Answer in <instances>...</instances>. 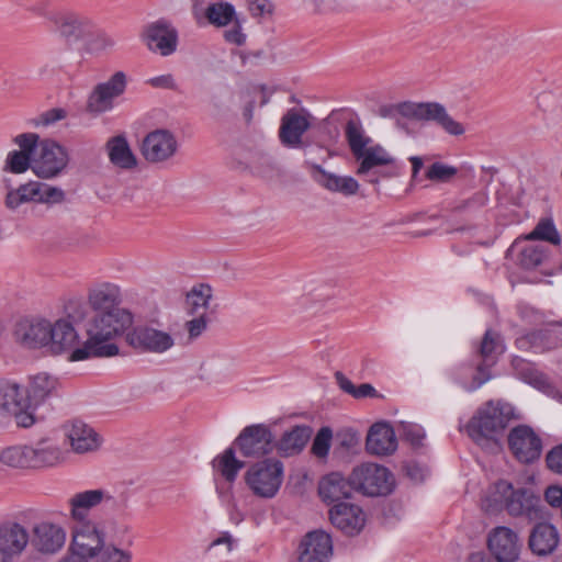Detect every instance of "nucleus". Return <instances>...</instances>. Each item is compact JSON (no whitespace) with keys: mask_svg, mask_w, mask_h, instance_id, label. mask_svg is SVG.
Returning a JSON list of instances; mask_svg holds the SVG:
<instances>
[{"mask_svg":"<svg viewBox=\"0 0 562 562\" xmlns=\"http://www.w3.org/2000/svg\"><path fill=\"white\" fill-rule=\"evenodd\" d=\"M115 311L93 313L86 325L88 339L71 352L69 361H81L91 357H113L119 353V347L109 341L133 324V315L127 310Z\"/></svg>","mask_w":562,"mask_h":562,"instance_id":"f257e3e1","label":"nucleus"},{"mask_svg":"<svg viewBox=\"0 0 562 562\" xmlns=\"http://www.w3.org/2000/svg\"><path fill=\"white\" fill-rule=\"evenodd\" d=\"M512 416L513 408L509 404L490 400L471 417L467 432L482 449L497 453L502 449L501 439Z\"/></svg>","mask_w":562,"mask_h":562,"instance_id":"f03ea898","label":"nucleus"},{"mask_svg":"<svg viewBox=\"0 0 562 562\" xmlns=\"http://www.w3.org/2000/svg\"><path fill=\"white\" fill-rule=\"evenodd\" d=\"M502 508H505L510 516H524L529 520L542 519L546 512L540 496L531 488H515L512 483L504 480L495 483L485 504L487 512H496Z\"/></svg>","mask_w":562,"mask_h":562,"instance_id":"7ed1b4c3","label":"nucleus"},{"mask_svg":"<svg viewBox=\"0 0 562 562\" xmlns=\"http://www.w3.org/2000/svg\"><path fill=\"white\" fill-rule=\"evenodd\" d=\"M379 114L382 117H395L396 114L416 121L434 122L446 133L460 136L464 133V127L457 122L438 102H401L395 105L381 106Z\"/></svg>","mask_w":562,"mask_h":562,"instance_id":"20e7f679","label":"nucleus"},{"mask_svg":"<svg viewBox=\"0 0 562 562\" xmlns=\"http://www.w3.org/2000/svg\"><path fill=\"white\" fill-rule=\"evenodd\" d=\"M35 423L36 416L29 411L23 385L14 380L0 379V426L30 428Z\"/></svg>","mask_w":562,"mask_h":562,"instance_id":"39448f33","label":"nucleus"},{"mask_svg":"<svg viewBox=\"0 0 562 562\" xmlns=\"http://www.w3.org/2000/svg\"><path fill=\"white\" fill-rule=\"evenodd\" d=\"M284 467L280 460L267 458L251 464L245 473V482L254 495L273 498L283 482Z\"/></svg>","mask_w":562,"mask_h":562,"instance_id":"423d86ee","label":"nucleus"},{"mask_svg":"<svg viewBox=\"0 0 562 562\" xmlns=\"http://www.w3.org/2000/svg\"><path fill=\"white\" fill-rule=\"evenodd\" d=\"M351 484L366 496H386L394 490L395 479L387 468L366 462L352 469Z\"/></svg>","mask_w":562,"mask_h":562,"instance_id":"0eeeda50","label":"nucleus"},{"mask_svg":"<svg viewBox=\"0 0 562 562\" xmlns=\"http://www.w3.org/2000/svg\"><path fill=\"white\" fill-rule=\"evenodd\" d=\"M69 155L65 147L54 140L37 143L33 156L32 171L42 179L58 177L67 167Z\"/></svg>","mask_w":562,"mask_h":562,"instance_id":"6e6552de","label":"nucleus"},{"mask_svg":"<svg viewBox=\"0 0 562 562\" xmlns=\"http://www.w3.org/2000/svg\"><path fill=\"white\" fill-rule=\"evenodd\" d=\"M126 86V75L123 71H116L109 80L98 83L92 89L86 102V111L93 115L111 111L114 100L125 92Z\"/></svg>","mask_w":562,"mask_h":562,"instance_id":"1a4fd4ad","label":"nucleus"},{"mask_svg":"<svg viewBox=\"0 0 562 562\" xmlns=\"http://www.w3.org/2000/svg\"><path fill=\"white\" fill-rule=\"evenodd\" d=\"M105 540L104 526L100 521L91 520L72 525L70 549L74 552L92 559L106 547Z\"/></svg>","mask_w":562,"mask_h":562,"instance_id":"9d476101","label":"nucleus"},{"mask_svg":"<svg viewBox=\"0 0 562 562\" xmlns=\"http://www.w3.org/2000/svg\"><path fill=\"white\" fill-rule=\"evenodd\" d=\"M235 447L246 458H260L270 454L274 448V437L263 424L245 427L234 441Z\"/></svg>","mask_w":562,"mask_h":562,"instance_id":"9b49d317","label":"nucleus"},{"mask_svg":"<svg viewBox=\"0 0 562 562\" xmlns=\"http://www.w3.org/2000/svg\"><path fill=\"white\" fill-rule=\"evenodd\" d=\"M47 19L55 32L67 40L79 41L93 33L94 22L87 15L74 10L52 11Z\"/></svg>","mask_w":562,"mask_h":562,"instance_id":"f8f14e48","label":"nucleus"},{"mask_svg":"<svg viewBox=\"0 0 562 562\" xmlns=\"http://www.w3.org/2000/svg\"><path fill=\"white\" fill-rule=\"evenodd\" d=\"M178 150V140L173 133L165 128L149 132L142 140L140 154L150 164L170 160Z\"/></svg>","mask_w":562,"mask_h":562,"instance_id":"ddd939ff","label":"nucleus"},{"mask_svg":"<svg viewBox=\"0 0 562 562\" xmlns=\"http://www.w3.org/2000/svg\"><path fill=\"white\" fill-rule=\"evenodd\" d=\"M127 344L140 351L164 353L175 346V338L168 331L153 326H137L126 334Z\"/></svg>","mask_w":562,"mask_h":562,"instance_id":"4468645a","label":"nucleus"},{"mask_svg":"<svg viewBox=\"0 0 562 562\" xmlns=\"http://www.w3.org/2000/svg\"><path fill=\"white\" fill-rule=\"evenodd\" d=\"M508 446L515 458L521 463L538 460L542 451L540 437L526 425L513 428L508 435Z\"/></svg>","mask_w":562,"mask_h":562,"instance_id":"2eb2a0df","label":"nucleus"},{"mask_svg":"<svg viewBox=\"0 0 562 562\" xmlns=\"http://www.w3.org/2000/svg\"><path fill=\"white\" fill-rule=\"evenodd\" d=\"M487 547L497 562H515L519 557L521 546L514 530L498 526L490 531Z\"/></svg>","mask_w":562,"mask_h":562,"instance_id":"dca6fc26","label":"nucleus"},{"mask_svg":"<svg viewBox=\"0 0 562 562\" xmlns=\"http://www.w3.org/2000/svg\"><path fill=\"white\" fill-rule=\"evenodd\" d=\"M143 38L150 50L161 56H169L177 49L178 32L166 20L148 24L144 30Z\"/></svg>","mask_w":562,"mask_h":562,"instance_id":"f3484780","label":"nucleus"},{"mask_svg":"<svg viewBox=\"0 0 562 562\" xmlns=\"http://www.w3.org/2000/svg\"><path fill=\"white\" fill-rule=\"evenodd\" d=\"M333 554V541L324 530L307 532L299 546V562H328Z\"/></svg>","mask_w":562,"mask_h":562,"instance_id":"a211bd4d","label":"nucleus"},{"mask_svg":"<svg viewBox=\"0 0 562 562\" xmlns=\"http://www.w3.org/2000/svg\"><path fill=\"white\" fill-rule=\"evenodd\" d=\"M310 114L304 110L290 109L281 119L279 138L283 146L289 148L302 147V137L310 128Z\"/></svg>","mask_w":562,"mask_h":562,"instance_id":"6ab92c4d","label":"nucleus"},{"mask_svg":"<svg viewBox=\"0 0 562 562\" xmlns=\"http://www.w3.org/2000/svg\"><path fill=\"white\" fill-rule=\"evenodd\" d=\"M59 390V381L56 376L40 372L30 376L29 384L24 389V396L29 411L35 409L48 401L53 396H57Z\"/></svg>","mask_w":562,"mask_h":562,"instance_id":"aec40b11","label":"nucleus"},{"mask_svg":"<svg viewBox=\"0 0 562 562\" xmlns=\"http://www.w3.org/2000/svg\"><path fill=\"white\" fill-rule=\"evenodd\" d=\"M113 496L103 488L86 490L68 498L70 517L75 522L91 521L89 512L103 502H113Z\"/></svg>","mask_w":562,"mask_h":562,"instance_id":"412c9836","label":"nucleus"},{"mask_svg":"<svg viewBox=\"0 0 562 562\" xmlns=\"http://www.w3.org/2000/svg\"><path fill=\"white\" fill-rule=\"evenodd\" d=\"M490 195L486 190H479L467 199L456 202L451 213L460 215L463 224L452 228L453 232H465L475 228V221L481 217L483 209L487 205Z\"/></svg>","mask_w":562,"mask_h":562,"instance_id":"4be33fe9","label":"nucleus"},{"mask_svg":"<svg viewBox=\"0 0 562 562\" xmlns=\"http://www.w3.org/2000/svg\"><path fill=\"white\" fill-rule=\"evenodd\" d=\"M38 140L40 136L35 133L18 135L14 143L20 147V150H12L8 154L4 170L12 173H23L29 168L32 169L33 156Z\"/></svg>","mask_w":562,"mask_h":562,"instance_id":"5701e85b","label":"nucleus"},{"mask_svg":"<svg viewBox=\"0 0 562 562\" xmlns=\"http://www.w3.org/2000/svg\"><path fill=\"white\" fill-rule=\"evenodd\" d=\"M331 524L347 536L358 535L366 524L363 510L350 503H338L329 509Z\"/></svg>","mask_w":562,"mask_h":562,"instance_id":"b1692460","label":"nucleus"},{"mask_svg":"<svg viewBox=\"0 0 562 562\" xmlns=\"http://www.w3.org/2000/svg\"><path fill=\"white\" fill-rule=\"evenodd\" d=\"M122 293L117 284L102 282L91 286L87 293V304L93 313L116 312L121 307Z\"/></svg>","mask_w":562,"mask_h":562,"instance_id":"393cba45","label":"nucleus"},{"mask_svg":"<svg viewBox=\"0 0 562 562\" xmlns=\"http://www.w3.org/2000/svg\"><path fill=\"white\" fill-rule=\"evenodd\" d=\"M29 543V532L20 524L7 521L0 525V555L8 562L20 555Z\"/></svg>","mask_w":562,"mask_h":562,"instance_id":"a878e982","label":"nucleus"},{"mask_svg":"<svg viewBox=\"0 0 562 562\" xmlns=\"http://www.w3.org/2000/svg\"><path fill=\"white\" fill-rule=\"evenodd\" d=\"M50 322L46 319H23L14 329V337L19 344L35 349L46 347L49 340Z\"/></svg>","mask_w":562,"mask_h":562,"instance_id":"bb28decb","label":"nucleus"},{"mask_svg":"<svg viewBox=\"0 0 562 562\" xmlns=\"http://www.w3.org/2000/svg\"><path fill=\"white\" fill-rule=\"evenodd\" d=\"M49 340L47 341V348L53 355L69 353L77 348L75 346L78 342L79 336L74 325L65 319H57L54 324L49 325ZM70 356H68L69 358Z\"/></svg>","mask_w":562,"mask_h":562,"instance_id":"cd10ccee","label":"nucleus"},{"mask_svg":"<svg viewBox=\"0 0 562 562\" xmlns=\"http://www.w3.org/2000/svg\"><path fill=\"white\" fill-rule=\"evenodd\" d=\"M66 435L72 451L76 453L92 452L101 446L99 434L81 420H72L67 425Z\"/></svg>","mask_w":562,"mask_h":562,"instance_id":"c85d7f7f","label":"nucleus"},{"mask_svg":"<svg viewBox=\"0 0 562 562\" xmlns=\"http://www.w3.org/2000/svg\"><path fill=\"white\" fill-rule=\"evenodd\" d=\"M352 491L351 474L345 479L342 474L333 472L324 476L318 484V494L321 498L328 503H345L344 499L350 498Z\"/></svg>","mask_w":562,"mask_h":562,"instance_id":"c756f323","label":"nucleus"},{"mask_svg":"<svg viewBox=\"0 0 562 562\" xmlns=\"http://www.w3.org/2000/svg\"><path fill=\"white\" fill-rule=\"evenodd\" d=\"M397 448L393 428L386 423H375L367 435L366 449L375 456H390Z\"/></svg>","mask_w":562,"mask_h":562,"instance_id":"7c9ffc66","label":"nucleus"},{"mask_svg":"<svg viewBox=\"0 0 562 562\" xmlns=\"http://www.w3.org/2000/svg\"><path fill=\"white\" fill-rule=\"evenodd\" d=\"M312 170L313 179L331 192H338L344 195H353L359 190L358 181L350 176H338L326 171L317 164H307Z\"/></svg>","mask_w":562,"mask_h":562,"instance_id":"2f4dec72","label":"nucleus"},{"mask_svg":"<svg viewBox=\"0 0 562 562\" xmlns=\"http://www.w3.org/2000/svg\"><path fill=\"white\" fill-rule=\"evenodd\" d=\"M559 541V532L552 524L539 522L531 529L528 544L532 553L546 557L558 548Z\"/></svg>","mask_w":562,"mask_h":562,"instance_id":"473e14b6","label":"nucleus"},{"mask_svg":"<svg viewBox=\"0 0 562 562\" xmlns=\"http://www.w3.org/2000/svg\"><path fill=\"white\" fill-rule=\"evenodd\" d=\"M313 429L306 425H297L283 432L274 442V448L280 457L289 458L299 454L308 442Z\"/></svg>","mask_w":562,"mask_h":562,"instance_id":"72a5a7b5","label":"nucleus"},{"mask_svg":"<svg viewBox=\"0 0 562 562\" xmlns=\"http://www.w3.org/2000/svg\"><path fill=\"white\" fill-rule=\"evenodd\" d=\"M30 468L53 467L63 460V451L50 439H42L33 446H29Z\"/></svg>","mask_w":562,"mask_h":562,"instance_id":"f704fd0d","label":"nucleus"},{"mask_svg":"<svg viewBox=\"0 0 562 562\" xmlns=\"http://www.w3.org/2000/svg\"><path fill=\"white\" fill-rule=\"evenodd\" d=\"M65 543V532L56 525L42 522L34 528L33 544L41 552L54 553Z\"/></svg>","mask_w":562,"mask_h":562,"instance_id":"c9c22d12","label":"nucleus"},{"mask_svg":"<svg viewBox=\"0 0 562 562\" xmlns=\"http://www.w3.org/2000/svg\"><path fill=\"white\" fill-rule=\"evenodd\" d=\"M106 150L109 159L114 166L126 170L137 166V158L123 135L111 137L106 142Z\"/></svg>","mask_w":562,"mask_h":562,"instance_id":"e433bc0d","label":"nucleus"},{"mask_svg":"<svg viewBox=\"0 0 562 562\" xmlns=\"http://www.w3.org/2000/svg\"><path fill=\"white\" fill-rule=\"evenodd\" d=\"M355 159L359 162L356 170L358 176L369 175L375 167L393 165L395 162V158L381 145L370 146L361 153L360 157Z\"/></svg>","mask_w":562,"mask_h":562,"instance_id":"4c0bfd02","label":"nucleus"},{"mask_svg":"<svg viewBox=\"0 0 562 562\" xmlns=\"http://www.w3.org/2000/svg\"><path fill=\"white\" fill-rule=\"evenodd\" d=\"M249 169L252 175L266 181H273L282 176V171L274 159L263 153H255L250 157Z\"/></svg>","mask_w":562,"mask_h":562,"instance_id":"58836bf2","label":"nucleus"},{"mask_svg":"<svg viewBox=\"0 0 562 562\" xmlns=\"http://www.w3.org/2000/svg\"><path fill=\"white\" fill-rule=\"evenodd\" d=\"M41 189V182L30 181L27 183L19 186L15 190L8 192L5 198V205L15 210L23 203L37 202Z\"/></svg>","mask_w":562,"mask_h":562,"instance_id":"ea45409f","label":"nucleus"},{"mask_svg":"<svg viewBox=\"0 0 562 562\" xmlns=\"http://www.w3.org/2000/svg\"><path fill=\"white\" fill-rule=\"evenodd\" d=\"M212 299V289L207 284L193 286L187 294L186 308L189 315L206 314L210 301Z\"/></svg>","mask_w":562,"mask_h":562,"instance_id":"a19ab883","label":"nucleus"},{"mask_svg":"<svg viewBox=\"0 0 562 562\" xmlns=\"http://www.w3.org/2000/svg\"><path fill=\"white\" fill-rule=\"evenodd\" d=\"M213 467L227 482H234L239 470L245 467V462L236 459L233 448H227L214 460Z\"/></svg>","mask_w":562,"mask_h":562,"instance_id":"79ce46f5","label":"nucleus"},{"mask_svg":"<svg viewBox=\"0 0 562 562\" xmlns=\"http://www.w3.org/2000/svg\"><path fill=\"white\" fill-rule=\"evenodd\" d=\"M346 138L353 157H360L371 142V138L364 135L361 125L352 120L348 121L345 128Z\"/></svg>","mask_w":562,"mask_h":562,"instance_id":"37998d69","label":"nucleus"},{"mask_svg":"<svg viewBox=\"0 0 562 562\" xmlns=\"http://www.w3.org/2000/svg\"><path fill=\"white\" fill-rule=\"evenodd\" d=\"M505 347L503 345L501 335L497 331L487 329L477 348L479 356L485 360L496 361V357L503 353Z\"/></svg>","mask_w":562,"mask_h":562,"instance_id":"c03bdc74","label":"nucleus"},{"mask_svg":"<svg viewBox=\"0 0 562 562\" xmlns=\"http://www.w3.org/2000/svg\"><path fill=\"white\" fill-rule=\"evenodd\" d=\"M205 16L215 26H226L235 20V9L228 2L212 3L206 8Z\"/></svg>","mask_w":562,"mask_h":562,"instance_id":"a18cd8bd","label":"nucleus"},{"mask_svg":"<svg viewBox=\"0 0 562 562\" xmlns=\"http://www.w3.org/2000/svg\"><path fill=\"white\" fill-rule=\"evenodd\" d=\"M528 240H544L552 245H560V234L555 228L552 218H541L535 228L526 236Z\"/></svg>","mask_w":562,"mask_h":562,"instance_id":"49530a36","label":"nucleus"},{"mask_svg":"<svg viewBox=\"0 0 562 562\" xmlns=\"http://www.w3.org/2000/svg\"><path fill=\"white\" fill-rule=\"evenodd\" d=\"M513 367L516 373L527 383L537 389H542L547 385V378L532 367V364L521 358L513 360Z\"/></svg>","mask_w":562,"mask_h":562,"instance_id":"de8ad7c7","label":"nucleus"},{"mask_svg":"<svg viewBox=\"0 0 562 562\" xmlns=\"http://www.w3.org/2000/svg\"><path fill=\"white\" fill-rule=\"evenodd\" d=\"M29 446H14L2 450L0 460L2 463L14 468H29Z\"/></svg>","mask_w":562,"mask_h":562,"instance_id":"09e8293b","label":"nucleus"},{"mask_svg":"<svg viewBox=\"0 0 562 562\" xmlns=\"http://www.w3.org/2000/svg\"><path fill=\"white\" fill-rule=\"evenodd\" d=\"M547 249L540 245L525 247L519 256V262L525 269H535L547 258Z\"/></svg>","mask_w":562,"mask_h":562,"instance_id":"8fccbe9b","label":"nucleus"},{"mask_svg":"<svg viewBox=\"0 0 562 562\" xmlns=\"http://www.w3.org/2000/svg\"><path fill=\"white\" fill-rule=\"evenodd\" d=\"M458 169L453 166L436 161L426 171V178L434 182H449L456 175Z\"/></svg>","mask_w":562,"mask_h":562,"instance_id":"3c124183","label":"nucleus"},{"mask_svg":"<svg viewBox=\"0 0 562 562\" xmlns=\"http://www.w3.org/2000/svg\"><path fill=\"white\" fill-rule=\"evenodd\" d=\"M333 432L328 427L319 429L315 436L312 445V453L317 458H325L328 454L330 448Z\"/></svg>","mask_w":562,"mask_h":562,"instance_id":"603ef678","label":"nucleus"},{"mask_svg":"<svg viewBox=\"0 0 562 562\" xmlns=\"http://www.w3.org/2000/svg\"><path fill=\"white\" fill-rule=\"evenodd\" d=\"M95 562H131V553L114 546H106L95 557Z\"/></svg>","mask_w":562,"mask_h":562,"instance_id":"864d4df0","label":"nucleus"},{"mask_svg":"<svg viewBox=\"0 0 562 562\" xmlns=\"http://www.w3.org/2000/svg\"><path fill=\"white\" fill-rule=\"evenodd\" d=\"M65 192L57 187L41 182L38 203L58 204L64 202Z\"/></svg>","mask_w":562,"mask_h":562,"instance_id":"5fc2aeb1","label":"nucleus"},{"mask_svg":"<svg viewBox=\"0 0 562 562\" xmlns=\"http://www.w3.org/2000/svg\"><path fill=\"white\" fill-rule=\"evenodd\" d=\"M89 36H92V40L89 43V48L92 52H105L112 49L115 45L114 38L108 35L106 33L97 30L95 25L93 29V33Z\"/></svg>","mask_w":562,"mask_h":562,"instance_id":"6e6d98bb","label":"nucleus"},{"mask_svg":"<svg viewBox=\"0 0 562 562\" xmlns=\"http://www.w3.org/2000/svg\"><path fill=\"white\" fill-rule=\"evenodd\" d=\"M495 364V360L482 359L475 368V372L472 376V389L475 390L491 380V368Z\"/></svg>","mask_w":562,"mask_h":562,"instance_id":"4d7b16f0","label":"nucleus"},{"mask_svg":"<svg viewBox=\"0 0 562 562\" xmlns=\"http://www.w3.org/2000/svg\"><path fill=\"white\" fill-rule=\"evenodd\" d=\"M67 117V111L63 108H53L33 120L36 126H49Z\"/></svg>","mask_w":562,"mask_h":562,"instance_id":"13d9d810","label":"nucleus"},{"mask_svg":"<svg viewBox=\"0 0 562 562\" xmlns=\"http://www.w3.org/2000/svg\"><path fill=\"white\" fill-rule=\"evenodd\" d=\"M192 319L188 321L184 325L188 330L189 338L195 339L202 335V333L206 329L209 324V318L206 314H198L191 315Z\"/></svg>","mask_w":562,"mask_h":562,"instance_id":"bf43d9fd","label":"nucleus"},{"mask_svg":"<svg viewBox=\"0 0 562 562\" xmlns=\"http://www.w3.org/2000/svg\"><path fill=\"white\" fill-rule=\"evenodd\" d=\"M544 501L553 508L561 509L562 516V486L549 485L543 493Z\"/></svg>","mask_w":562,"mask_h":562,"instance_id":"052dcab7","label":"nucleus"},{"mask_svg":"<svg viewBox=\"0 0 562 562\" xmlns=\"http://www.w3.org/2000/svg\"><path fill=\"white\" fill-rule=\"evenodd\" d=\"M546 462L552 472L562 474V443L548 452Z\"/></svg>","mask_w":562,"mask_h":562,"instance_id":"680f3d73","label":"nucleus"},{"mask_svg":"<svg viewBox=\"0 0 562 562\" xmlns=\"http://www.w3.org/2000/svg\"><path fill=\"white\" fill-rule=\"evenodd\" d=\"M403 436L413 446L417 447L422 445V441L425 437V432L420 426L409 424L403 427Z\"/></svg>","mask_w":562,"mask_h":562,"instance_id":"e2e57ef3","label":"nucleus"},{"mask_svg":"<svg viewBox=\"0 0 562 562\" xmlns=\"http://www.w3.org/2000/svg\"><path fill=\"white\" fill-rule=\"evenodd\" d=\"M272 5L268 0H252L249 2V11L254 18H263L270 14Z\"/></svg>","mask_w":562,"mask_h":562,"instance_id":"0e129e2a","label":"nucleus"},{"mask_svg":"<svg viewBox=\"0 0 562 562\" xmlns=\"http://www.w3.org/2000/svg\"><path fill=\"white\" fill-rule=\"evenodd\" d=\"M224 38L226 42L238 46L245 43L246 36L244 33H241L240 24L238 21H235L231 30L224 32Z\"/></svg>","mask_w":562,"mask_h":562,"instance_id":"69168bd1","label":"nucleus"},{"mask_svg":"<svg viewBox=\"0 0 562 562\" xmlns=\"http://www.w3.org/2000/svg\"><path fill=\"white\" fill-rule=\"evenodd\" d=\"M148 83L154 88L176 89L175 79L169 74L154 77L148 80Z\"/></svg>","mask_w":562,"mask_h":562,"instance_id":"338daca9","label":"nucleus"},{"mask_svg":"<svg viewBox=\"0 0 562 562\" xmlns=\"http://www.w3.org/2000/svg\"><path fill=\"white\" fill-rule=\"evenodd\" d=\"M335 376H336V381H337L339 387L344 392L353 396V394L356 392V385L348 378H346L341 372H336Z\"/></svg>","mask_w":562,"mask_h":562,"instance_id":"774afa93","label":"nucleus"}]
</instances>
